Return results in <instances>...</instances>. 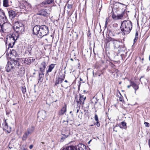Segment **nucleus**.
I'll list each match as a JSON object with an SVG mask.
<instances>
[{
	"instance_id": "obj_47",
	"label": "nucleus",
	"mask_w": 150,
	"mask_h": 150,
	"mask_svg": "<svg viewBox=\"0 0 150 150\" xmlns=\"http://www.w3.org/2000/svg\"><path fill=\"white\" fill-rule=\"evenodd\" d=\"M112 18L113 19H115L116 20H117L116 19L117 18V16H116L115 15H113L112 16Z\"/></svg>"
},
{
	"instance_id": "obj_30",
	"label": "nucleus",
	"mask_w": 150,
	"mask_h": 150,
	"mask_svg": "<svg viewBox=\"0 0 150 150\" xmlns=\"http://www.w3.org/2000/svg\"><path fill=\"white\" fill-rule=\"evenodd\" d=\"M78 146H79V147L82 148L83 149H86V146L82 144H80L78 145Z\"/></svg>"
},
{
	"instance_id": "obj_44",
	"label": "nucleus",
	"mask_w": 150,
	"mask_h": 150,
	"mask_svg": "<svg viewBox=\"0 0 150 150\" xmlns=\"http://www.w3.org/2000/svg\"><path fill=\"white\" fill-rule=\"evenodd\" d=\"M144 124L145 125V126L146 127H149V124L147 122H145Z\"/></svg>"
},
{
	"instance_id": "obj_43",
	"label": "nucleus",
	"mask_w": 150,
	"mask_h": 150,
	"mask_svg": "<svg viewBox=\"0 0 150 150\" xmlns=\"http://www.w3.org/2000/svg\"><path fill=\"white\" fill-rule=\"evenodd\" d=\"M62 74H62L61 73H60L59 74V79H61L62 77Z\"/></svg>"
},
{
	"instance_id": "obj_2",
	"label": "nucleus",
	"mask_w": 150,
	"mask_h": 150,
	"mask_svg": "<svg viewBox=\"0 0 150 150\" xmlns=\"http://www.w3.org/2000/svg\"><path fill=\"white\" fill-rule=\"evenodd\" d=\"M132 28V23L129 21L125 20L123 21L120 27L122 34L125 35L130 32Z\"/></svg>"
},
{
	"instance_id": "obj_63",
	"label": "nucleus",
	"mask_w": 150,
	"mask_h": 150,
	"mask_svg": "<svg viewBox=\"0 0 150 150\" xmlns=\"http://www.w3.org/2000/svg\"><path fill=\"white\" fill-rule=\"evenodd\" d=\"M80 81H82V79H81V78L80 79Z\"/></svg>"
},
{
	"instance_id": "obj_16",
	"label": "nucleus",
	"mask_w": 150,
	"mask_h": 150,
	"mask_svg": "<svg viewBox=\"0 0 150 150\" xmlns=\"http://www.w3.org/2000/svg\"><path fill=\"white\" fill-rule=\"evenodd\" d=\"M110 41H114L113 42V44L114 45L115 49L118 48L120 47L119 42L117 41V40L115 41L114 39L112 38H110Z\"/></svg>"
},
{
	"instance_id": "obj_7",
	"label": "nucleus",
	"mask_w": 150,
	"mask_h": 150,
	"mask_svg": "<svg viewBox=\"0 0 150 150\" xmlns=\"http://www.w3.org/2000/svg\"><path fill=\"white\" fill-rule=\"evenodd\" d=\"M35 60V59L32 57L23 58V61L25 64L30 65Z\"/></svg>"
},
{
	"instance_id": "obj_57",
	"label": "nucleus",
	"mask_w": 150,
	"mask_h": 150,
	"mask_svg": "<svg viewBox=\"0 0 150 150\" xmlns=\"http://www.w3.org/2000/svg\"><path fill=\"white\" fill-rule=\"evenodd\" d=\"M61 86L62 87H64V88H67V86H64L62 84L61 85Z\"/></svg>"
},
{
	"instance_id": "obj_26",
	"label": "nucleus",
	"mask_w": 150,
	"mask_h": 150,
	"mask_svg": "<svg viewBox=\"0 0 150 150\" xmlns=\"http://www.w3.org/2000/svg\"><path fill=\"white\" fill-rule=\"evenodd\" d=\"M130 83H131V85H132V86L135 90V92H136V91L139 88L138 85H137L132 81H130Z\"/></svg>"
},
{
	"instance_id": "obj_60",
	"label": "nucleus",
	"mask_w": 150,
	"mask_h": 150,
	"mask_svg": "<svg viewBox=\"0 0 150 150\" xmlns=\"http://www.w3.org/2000/svg\"><path fill=\"white\" fill-rule=\"evenodd\" d=\"M91 140H90L88 142V143L89 144L90 142H91Z\"/></svg>"
},
{
	"instance_id": "obj_28",
	"label": "nucleus",
	"mask_w": 150,
	"mask_h": 150,
	"mask_svg": "<svg viewBox=\"0 0 150 150\" xmlns=\"http://www.w3.org/2000/svg\"><path fill=\"white\" fill-rule=\"evenodd\" d=\"M8 1V0H3V5L5 7H8L9 6Z\"/></svg>"
},
{
	"instance_id": "obj_15",
	"label": "nucleus",
	"mask_w": 150,
	"mask_h": 150,
	"mask_svg": "<svg viewBox=\"0 0 150 150\" xmlns=\"http://www.w3.org/2000/svg\"><path fill=\"white\" fill-rule=\"evenodd\" d=\"M38 117L39 116L42 119H44L46 116V112L45 110H41L38 112Z\"/></svg>"
},
{
	"instance_id": "obj_24",
	"label": "nucleus",
	"mask_w": 150,
	"mask_h": 150,
	"mask_svg": "<svg viewBox=\"0 0 150 150\" xmlns=\"http://www.w3.org/2000/svg\"><path fill=\"white\" fill-rule=\"evenodd\" d=\"M33 48V46L31 45H29L27 48L26 52H28L29 53V54L28 55H31L32 54V50Z\"/></svg>"
},
{
	"instance_id": "obj_33",
	"label": "nucleus",
	"mask_w": 150,
	"mask_h": 150,
	"mask_svg": "<svg viewBox=\"0 0 150 150\" xmlns=\"http://www.w3.org/2000/svg\"><path fill=\"white\" fill-rule=\"evenodd\" d=\"M60 83L59 79H57L55 83L54 86H57V85Z\"/></svg>"
},
{
	"instance_id": "obj_22",
	"label": "nucleus",
	"mask_w": 150,
	"mask_h": 150,
	"mask_svg": "<svg viewBox=\"0 0 150 150\" xmlns=\"http://www.w3.org/2000/svg\"><path fill=\"white\" fill-rule=\"evenodd\" d=\"M66 107L65 105L63 107L61 110L59 112L58 115H63L66 112Z\"/></svg>"
},
{
	"instance_id": "obj_61",
	"label": "nucleus",
	"mask_w": 150,
	"mask_h": 150,
	"mask_svg": "<svg viewBox=\"0 0 150 150\" xmlns=\"http://www.w3.org/2000/svg\"><path fill=\"white\" fill-rule=\"evenodd\" d=\"M70 60H71V61H73V59H72V58H71L70 59Z\"/></svg>"
},
{
	"instance_id": "obj_23",
	"label": "nucleus",
	"mask_w": 150,
	"mask_h": 150,
	"mask_svg": "<svg viewBox=\"0 0 150 150\" xmlns=\"http://www.w3.org/2000/svg\"><path fill=\"white\" fill-rule=\"evenodd\" d=\"M44 72H39V79L38 83H41L43 81V78L44 76Z\"/></svg>"
},
{
	"instance_id": "obj_49",
	"label": "nucleus",
	"mask_w": 150,
	"mask_h": 150,
	"mask_svg": "<svg viewBox=\"0 0 150 150\" xmlns=\"http://www.w3.org/2000/svg\"><path fill=\"white\" fill-rule=\"evenodd\" d=\"M78 150H86V149H83L82 148H81L79 146H78Z\"/></svg>"
},
{
	"instance_id": "obj_34",
	"label": "nucleus",
	"mask_w": 150,
	"mask_h": 150,
	"mask_svg": "<svg viewBox=\"0 0 150 150\" xmlns=\"http://www.w3.org/2000/svg\"><path fill=\"white\" fill-rule=\"evenodd\" d=\"M65 74H62V77L61 78V79H60V83H62V82L63 80L65 78Z\"/></svg>"
},
{
	"instance_id": "obj_25",
	"label": "nucleus",
	"mask_w": 150,
	"mask_h": 150,
	"mask_svg": "<svg viewBox=\"0 0 150 150\" xmlns=\"http://www.w3.org/2000/svg\"><path fill=\"white\" fill-rule=\"evenodd\" d=\"M139 81L142 84H143L145 85H146L147 84V79L143 76L141 77Z\"/></svg>"
},
{
	"instance_id": "obj_6",
	"label": "nucleus",
	"mask_w": 150,
	"mask_h": 150,
	"mask_svg": "<svg viewBox=\"0 0 150 150\" xmlns=\"http://www.w3.org/2000/svg\"><path fill=\"white\" fill-rule=\"evenodd\" d=\"M22 6L23 7V9L27 11H30L31 10V5L26 1H24L23 3Z\"/></svg>"
},
{
	"instance_id": "obj_40",
	"label": "nucleus",
	"mask_w": 150,
	"mask_h": 150,
	"mask_svg": "<svg viewBox=\"0 0 150 150\" xmlns=\"http://www.w3.org/2000/svg\"><path fill=\"white\" fill-rule=\"evenodd\" d=\"M67 8L68 9H70L72 8V5L71 4H68L67 5Z\"/></svg>"
},
{
	"instance_id": "obj_53",
	"label": "nucleus",
	"mask_w": 150,
	"mask_h": 150,
	"mask_svg": "<svg viewBox=\"0 0 150 150\" xmlns=\"http://www.w3.org/2000/svg\"><path fill=\"white\" fill-rule=\"evenodd\" d=\"M137 38H138V37H136V36L135 37V39H134V42L135 41V40H137Z\"/></svg>"
},
{
	"instance_id": "obj_58",
	"label": "nucleus",
	"mask_w": 150,
	"mask_h": 150,
	"mask_svg": "<svg viewBox=\"0 0 150 150\" xmlns=\"http://www.w3.org/2000/svg\"><path fill=\"white\" fill-rule=\"evenodd\" d=\"M149 147L150 148V139L149 140Z\"/></svg>"
},
{
	"instance_id": "obj_46",
	"label": "nucleus",
	"mask_w": 150,
	"mask_h": 150,
	"mask_svg": "<svg viewBox=\"0 0 150 150\" xmlns=\"http://www.w3.org/2000/svg\"><path fill=\"white\" fill-rule=\"evenodd\" d=\"M99 121H96V125L98 126V127H99L100 125V124L99 123V122H98Z\"/></svg>"
},
{
	"instance_id": "obj_11",
	"label": "nucleus",
	"mask_w": 150,
	"mask_h": 150,
	"mask_svg": "<svg viewBox=\"0 0 150 150\" xmlns=\"http://www.w3.org/2000/svg\"><path fill=\"white\" fill-rule=\"evenodd\" d=\"M3 129L4 130H5L8 133H10L11 132V128L8 127L7 123L6 122V120H5L4 123L3 124Z\"/></svg>"
},
{
	"instance_id": "obj_39",
	"label": "nucleus",
	"mask_w": 150,
	"mask_h": 150,
	"mask_svg": "<svg viewBox=\"0 0 150 150\" xmlns=\"http://www.w3.org/2000/svg\"><path fill=\"white\" fill-rule=\"evenodd\" d=\"M63 122L64 123V125H67L68 124V121H66L64 120Z\"/></svg>"
},
{
	"instance_id": "obj_42",
	"label": "nucleus",
	"mask_w": 150,
	"mask_h": 150,
	"mask_svg": "<svg viewBox=\"0 0 150 150\" xmlns=\"http://www.w3.org/2000/svg\"><path fill=\"white\" fill-rule=\"evenodd\" d=\"M16 24L14 26H17L18 27L21 26V24H19L18 22H16Z\"/></svg>"
},
{
	"instance_id": "obj_38",
	"label": "nucleus",
	"mask_w": 150,
	"mask_h": 150,
	"mask_svg": "<svg viewBox=\"0 0 150 150\" xmlns=\"http://www.w3.org/2000/svg\"><path fill=\"white\" fill-rule=\"evenodd\" d=\"M94 119L96 121H99L98 115L97 114H95L94 116Z\"/></svg>"
},
{
	"instance_id": "obj_8",
	"label": "nucleus",
	"mask_w": 150,
	"mask_h": 150,
	"mask_svg": "<svg viewBox=\"0 0 150 150\" xmlns=\"http://www.w3.org/2000/svg\"><path fill=\"white\" fill-rule=\"evenodd\" d=\"M128 17L127 13L125 12V9H124V11L121 14L117 15V20L123 19Z\"/></svg>"
},
{
	"instance_id": "obj_48",
	"label": "nucleus",
	"mask_w": 150,
	"mask_h": 150,
	"mask_svg": "<svg viewBox=\"0 0 150 150\" xmlns=\"http://www.w3.org/2000/svg\"><path fill=\"white\" fill-rule=\"evenodd\" d=\"M11 25L10 26H8L7 25V26H6V29H4V30H8L9 28H10L11 27Z\"/></svg>"
},
{
	"instance_id": "obj_31",
	"label": "nucleus",
	"mask_w": 150,
	"mask_h": 150,
	"mask_svg": "<svg viewBox=\"0 0 150 150\" xmlns=\"http://www.w3.org/2000/svg\"><path fill=\"white\" fill-rule=\"evenodd\" d=\"M7 43H8V49H9V47H10L11 49L15 44V43H11L10 42H7Z\"/></svg>"
},
{
	"instance_id": "obj_13",
	"label": "nucleus",
	"mask_w": 150,
	"mask_h": 150,
	"mask_svg": "<svg viewBox=\"0 0 150 150\" xmlns=\"http://www.w3.org/2000/svg\"><path fill=\"white\" fill-rule=\"evenodd\" d=\"M14 28L17 32L19 33H21L23 31L24 29L23 25L21 23L20 27H18L17 26H14Z\"/></svg>"
},
{
	"instance_id": "obj_36",
	"label": "nucleus",
	"mask_w": 150,
	"mask_h": 150,
	"mask_svg": "<svg viewBox=\"0 0 150 150\" xmlns=\"http://www.w3.org/2000/svg\"><path fill=\"white\" fill-rule=\"evenodd\" d=\"M119 100L121 102H122L123 101V97L121 95L119 97Z\"/></svg>"
},
{
	"instance_id": "obj_56",
	"label": "nucleus",
	"mask_w": 150,
	"mask_h": 150,
	"mask_svg": "<svg viewBox=\"0 0 150 150\" xmlns=\"http://www.w3.org/2000/svg\"><path fill=\"white\" fill-rule=\"evenodd\" d=\"M136 36L137 37L138 35V33L137 32H136L135 34Z\"/></svg>"
},
{
	"instance_id": "obj_18",
	"label": "nucleus",
	"mask_w": 150,
	"mask_h": 150,
	"mask_svg": "<svg viewBox=\"0 0 150 150\" xmlns=\"http://www.w3.org/2000/svg\"><path fill=\"white\" fill-rule=\"evenodd\" d=\"M8 12L9 17L11 18H14L16 16V12L13 10H10L8 11Z\"/></svg>"
},
{
	"instance_id": "obj_20",
	"label": "nucleus",
	"mask_w": 150,
	"mask_h": 150,
	"mask_svg": "<svg viewBox=\"0 0 150 150\" xmlns=\"http://www.w3.org/2000/svg\"><path fill=\"white\" fill-rule=\"evenodd\" d=\"M10 26L11 25L8 23H4L0 22V30L6 29V26Z\"/></svg>"
},
{
	"instance_id": "obj_9",
	"label": "nucleus",
	"mask_w": 150,
	"mask_h": 150,
	"mask_svg": "<svg viewBox=\"0 0 150 150\" xmlns=\"http://www.w3.org/2000/svg\"><path fill=\"white\" fill-rule=\"evenodd\" d=\"M61 150H78L77 146H69L65 145L62 149Z\"/></svg>"
},
{
	"instance_id": "obj_51",
	"label": "nucleus",
	"mask_w": 150,
	"mask_h": 150,
	"mask_svg": "<svg viewBox=\"0 0 150 150\" xmlns=\"http://www.w3.org/2000/svg\"><path fill=\"white\" fill-rule=\"evenodd\" d=\"M107 18H106V22H105V27L107 26Z\"/></svg>"
},
{
	"instance_id": "obj_55",
	"label": "nucleus",
	"mask_w": 150,
	"mask_h": 150,
	"mask_svg": "<svg viewBox=\"0 0 150 150\" xmlns=\"http://www.w3.org/2000/svg\"><path fill=\"white\" fill-rule=\"evenodd\" d=\"M79 108H77V111H76V112L77 113H78L79 112Z\"/></svg>"
},
{
	"instance_id": "obj_29",
	"label": "nucleus",
	"mask_w": 150,
	"mask_h": 150,
	"mask_svg": "<svg viewBox=\"0 0 150 150\" xmlns=\"http://www.w3.org/2000/svg\"><path fill=\"white\" fill-rule=\"evenodd\" d=\"M34 130V128L33 127H32L30 128H29L27 129V132L30 134H31L33 132Z\"/></svg>"
},
{
	"instance_id": "obj_1",
	"label": "nucleus",
	"mask_w": 150,
	"mask_h": 150,
	"mask_svg": "<svg viewBox=\"0 0 150 150\" xmlns=\"http://www.w3.org/2000/svg\"><path fill=\"white\" fill-rule=\"evenodd\" d=\"M33 34L42 37L46 35L48 33L49 29L47 26L42 25H37L35 26L33 29Z\"/></svg>"
},
{
	"instance_id": "obj_4",
	"label": "nucleus",
	"mask_w": 150,
	"mask_h": 150,
	"mask_svg": "<svg viewBox=\"0 0 150 150\" xmlns=\"http://www.w3.org/2000/svg\"><path fill=\"white\" fill-rule=\"evenodd\" d=\"M18 34L17 33H16V34L13 33L12 35H9L6 38V44H7V42L15 43L16 40L18 38Z\"/></svg>"
},
{
	"instance_id": "obj_64",
	"label": "nucleus",
	"mask_w": 150,
	"mask_h": 150,
	"mask_svg": "<svg viewBox=\"0 0 150 150\" xmlns=\"http://www.w3.org/2000/svg\"><path fill=\"white\" fill-rule=\"evenodd\" d=\"M149 60H150V55H149Z\"/></svg>"
},
{
	"instance_id": "obj_37",
	"label": "nucleus",
	"mask_w": 150,
	"mask_h": 150,
	"mask_svg": "<svg viewBox=\"0 0 150 150\" xmlns=\"http://www.w3.org/2000/svg\"><path fill=\"white\" fill-rule=\"evenodd\" d=\"M121 125L123 127H126V123L125 122H121Z\"/></svg>"
},
{
	"instance_id": "obj_62",
	"label": "nucleus",
	"mask_w": 150,
	"mask_h": 150,
	"mask_svg": "<svg viewBox=\"0 0 150 150\" xmlns=\"http://www.w3.org/2000/svg\"><path fill=\"white\" fill-rule=\"evenodd\" d=\"M64 82H66V83L68 82V81H67V80H65L64 81Z\"/></svg>"
},
{
	"instance_id": "obj_41",
	"label": "nucleus",
	"mask_w": 150,
	"mask_h": 150,
	"mask_svg": "<svg viewBox=\"0 0 150 150\" xmlns=\"http://www.w3.org/2000/svg\"><path fill=\"white\" fill-rule=\"evenodd\" d=\"M117 126L116 125L113 128V130L116 132H117V129L116 128V127H117Z\"/></svg>"
},
{
	"instance_id": "obj_35",
	"label": "nucleus",
	"mask_w": 150,
	"mask_h": 150,
	"mask_svg": "<svg viewBox=\"0 0 150 150\" xmlns=\"http://www.w3.org/2000/svg\"><path fill=\"white\" fill-rule=\"evenodd\" d=\"M47 3L48 4H50L52 3L54 1V0H46Z\"/></svg>"
},
{
	"instance_id": "obj_45",
	"label": "nucleus",
	"mask_w": 150,
	"mask_h": 150,
	"mask_svg": "<svg viewBox=\"0 0 150 150\" xmlns=\"http://www.w3.org/2000/svg\"><path fill=\"white\" fill-rule=\"evenodd\" d=\"M21 150H28L27 148L26 147H24L22 148Z\"/></svg>"
},
{
	"instance_id": "obj_12",
	"label": "nucleus",
	"mask_w": 150,
	"mask_h": 150,
	"mask_svg": "<svg viewBox=\"0 0 150 150\" xmlns=\"http://www.w3.org/2000/svg\"><path fill=\"white\" fill-rule=\"evenodd\" d=\"M47 64L45 62H42L40 64L39 69L40 72H44Z\"/></svg>"
},
{
	"instance_id": "obj_21",
	"label": "nucleus",
	"mask_w": 150,
	"mask_h": 150,
	"mask_svg": "<svg viewBox=\"0 0 150 150\" xmlns=\"http://www.w3.org/2000/svg\"><path fill=\"white\" fill-rule=\"evenodd\" d=\"M55 65V64H52L48 67V69L46 71L47 74L52 71Z\"/></svg>"
},
{
	"instance_id": "obj_19",
	"label": "nucleus",
	"mask_w": 150,
	"mask_h": 150,
	"mask_svg": "<svg viewBox=\"0 0 150 150\" xmlns=\"http://www.w3.org/2000/svg\"><path fill=\"white\" fill-rule=\"evenodd\" d=\"M16 51L13 49H8L7 51V54H8V55H10V56L12 55L13 56H15L16 54Z\"/></svg>"
},
{
	"instance_id": "obj_17",
	"label": "nucleus",
	"mask_w": 150,
	"mask_h": 150,
	"mask_svg": "<svg viewBox=\"0 0 150 150\" xmlns=\"http://www.w3.org/2000/svg\"><path fill=\"white\" fill-rule=\"evenodd\" d=\"M39 15H42L44 16H47L49 15L48 10L47 9L42 10L39 13Z\"/></svg>"
},
{
	"instance_id": "obj_27",
	"label": "nucleus",
	"mask_w": 150,
	"mask_h": 150,
	"mask_svg": "<svg viewBox=\"0 0 150 150\" xmlns=\"http://www.w3.org/2000/svg\"><path fill=\"white\" fill-rule=\"evenodd\" d=\"M30 134L27 131L24 133L23 135L22 139L23 140H25L27 138V137Z\"/></svg>"
},
{
	"instance_id": "obj_14",
	"label": "nucleus",
	"mask_w": 150,
	"mask_h": 150,
	"mask_svg": "<svg viewBox=\"0 0 150 150\" xmlns=\"http://www.w3.org/2000/svg\"><path fill=\"white\" fill-rule=\"evenodd\" d=\"M86 99V97L81 95L79 98V101H76L77 105L80 106L81 103L83 104L84 102Z\"/></svg>"
},
{
	"instance_id": "obj_5",
	"label": "nucleus",
	"mask_w": 150,
	"mask_h": 150,
	"mask_svg": "<svg viewBox=\"0 0 150 150\" xmlns=\"http://www.w3.org/2000/svg\"><path fill=\"white\" fill-rule=\"evenodd\" d=\"M7 21L4 12L2 10H0V22L4 23H7Z\"/></svg>"
},
{
	"instance_id": "obj_32",
	"label": "nucleus",
	"mask_w": 150,
	"mask_h": 150,
	"mask_svg": "<svg viewBox=\"0 0 150 150\" xmlns=\"http://www.w3.org/2000/svg\"><path fill=\"white\" fill-rule=\"evenodd\" d=\"M21 91L23 93H25L26 92V89L25 86L22 87L21 88Z\"/></svg>"
},
{
	"instance_id": "obj_52",
	"label": "nucleus",
	"mask_w": 150,
	"mask_h": 150,
	"mask_svg": "<svg viewBox=\"0 0 150 150\" xmlns=\"http://www.w3.org/2000/svg\"><path fill=\"white\" fill-rule=\"evenodd\" d=\"M118 3L119 4H121V5H123V6H126V5H125L124 4H122V3H120V2H118Z\"/></svg>"
},
{
	"instance_id": "obj_50",
	"label": "nucleus",
	"mask_w": 150,
	"mask_h": 150,
	"mask_svg": "<svg viewBox=\"0 0 150 150\" xmlns=\"http://www.w3.org/2000/svg\"><path fill=\"white\" fill-rule=\"evenodd\" d=\"M33 147V146L32 145H31L30 146L29 148L30 149H31Z\"/></svg>"
},
{
	"instance_id": "obj_59",
	"label": "nucleus",
	"mask_w": 150,
	"mask_h": 150,
	"mask_svg": "<svg viewBox=\"0 0 150 150\" xmlns=\"http://www.w3.org/2000/svg\"><path fill=\"white\" fill-rule=\"evenodd\" d=\"M83 92L84 93H86V92H87V91H86V90H83Z\"/></svg>"
},
{
	"instance_id": "obj_10",
	"label": "nucleus",
	"mask_w": 150,
	"mask_h": 150,
	"mask_svg": "<svg viewBox=\"0 0 150 150\" xmlns=\"http://www.w3.org/2000/svg\"><path fill=\"white\" fill-rule=\"evenodd\" d=\"M70 134V131L69 130H66L64 132H62V134L63 136L62 137L60 142H63L64 139L67 138Z\"/></svg>"
},
{
	"instance_id": "obj_54",
	"label": "nucleus",
	"mask_w": 150,
	"mask_h": 150,
	"mask_svg": "<svg viewBox=\"0 0 150 150\" xmlns=\"http://www.w3.org/2000/svg\"><path fill=\"white\" fill-rule=\"evenodd\" d=\"M131 86H132V85H131V83H130V85H128L127 86V87L128 88H130V87Z\"/></svg>"
},
{
	"instance_id": "obj_3",
	"label": "nucleus",
	"mask_w": 150,
	"mask_h": 150,
	"mask_svg": "<svg viewBox=\"0 0 150 150\" xmlns=\"http://www.w3.org/2000/svg\"><path fill=\"white\" fill-rule=\"evenodd\" d=\"M19 65V62L17 60L11 59L8 61L7 66L5 67V69L6 71L9 72L13 69L17 67Z\"/></svg>"
}]
</instances>
